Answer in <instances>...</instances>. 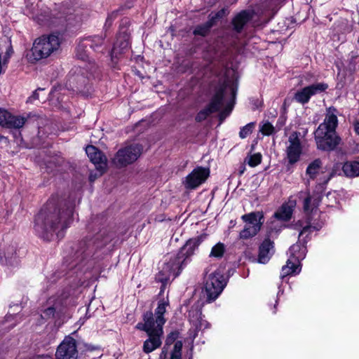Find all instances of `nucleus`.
<instances>
[{
    "label": "nucleus",
    "mask_w": 359,
    "mask_h": 359,
    "mask_svg": "<svg viewBox=\"0 0 359 359\" xmlns=\"http://www.w3.org/2000/svg\"><path fill=\"white\" fill-rule=\"evenodd\" d=\"M171 276L170 272L166 269L165 266H163L162 270L156 275V281L161 283L162 284L161 287V292H163L165 285Z\"/></svg>",
    "instance_id": "obj_32"
},
{
    "label": "nucleus",
    "mask_w": 359,
    "mask_h": 359,
    "mask_svg": "<svg viewBox=\"0 0 359 359\" xmlns=\"http://www.w3.org/2000/svg\"><path fill=\"white\" fill-rule=\"evenodd\" d=\"M300 135H301V133L298 131L292 132L288 138V141L290 142V146L302 147L301 140H300Z\"/></svg>",
    "instance_id": "obj_41"
},
{
    "label": "nucleus",
    "mask_w": 359,
    "mask_h": 359,
    "mask_svg": "<svg viewBox=\"0 0 359 359\" xmlns=\"http://www.w3.org/2000/svg\"><path fill=\"white\" fill-rule=\"evenodd\" d=\"M119 13V10H115L110 13L108 14V16L106 19L104 27L106 28H109L112 25L113 21L118 17Z\"/></svg>",
    "instance_id": "obj_46"
},
{
    "label": "nucleus",
    "mask_w": 359,
    "mask_h": 359,
    "mask_svg": "<svg viewBox=\"0 0 359 359\" xmlns=\"http://www.w3.org/2000/svg\"><path fill=\"white\" fill-rule=\"evenodd\" d=\"M115 237L116 233L114 231L104 227L93 238L81 241L77 245L72 268L81 271L90 258L98 259L99 256H95L97 250L105 247Z\"/></svg>",
    "instance_id": "obj_2"
},
{
    "label": "nucleus",
    "mask_w": 359,
    "mask_h": 359,
    "mask_svg": "<svg viewBox=\"0 0 359 359\" xmlns=\"http://www.w3.org/2000/svg\"><path fill=\"white\" fill-rule=\"evenodd\" d=\"M357 58V56H352L350 60V63H354L355 60Z\"/></svg>",
    "instance_id": "obj_53"
},
{
    "label": "nucleus",
    "mask_w": 359,
    "mask_h": 359,
    "mask_svg": "<svg viewBox=\"0 0 359 359\" xmlns=\"http://www.w3.org/2000/svg\"><path fill=\"white\" fill-rule=\"evenodd\" d=\"M68 295L64 293L56 299L50 298L48 300L49 306L43 311L41 318L44 320H48L55 318V316L62 314L64 309L67 306L66 299Z\"/></svg>",
    "instance_id": "obj_13"
},
{
    "label": "nucleus",
    "mask_w": 359,
    "mask_h": 359,
    "mask_svg": "<svg viewBox=\"0 0 359 359\" xmlns=\"http://www.w3.org/2000/svg\"><path fill=\"white\" fill-rule=\"evenodd\" d=\"M57 18L59 20V23L61 24L62 25H64L65 22H67V20H69L71 18V16L70 15L65 16V17L58 16V17H57Z\"/></svg>",
    "instance_id": "obj_50"
},
{
    "label": "nucleus",
    "mask_w": 359,
    "mask_h": 359,
    "mask_svg": "<svg viewBox=\"0 0 359 359\" xmlns=\"http://www.w3.org/2000/svg\"><path fill=\"white\" fill-rule=\"evenodd\" d=\"M241 218L246 223L244 229L239 233L240 239L243 240H246L256 236L264 223L262 212H252L243 215Z\"/></svg>",
    "instance_id": "obj_9"
},
{
    "label": "nucleus",
    "mask_w": 359,
    "mask_h": 359,
    "mask_svg": "<svg viewBox=\"0 0 359 359\" xmlns=\"http://www.w3.org/2000/svg\"><path fill=\"white\" fill-rule=\"evenodd\" d=\"M321 201V197L317 196L313 198L309 195L304 200L303 208L306 213V224L303 226L302 231L299 234L300 237L303 233L306 232L308 230L313 229L316 231H319L323 226V222H316V220L313 219V215H315L318 211V208Z\"/></svg>",
    "instance_id": "obj_7"
},
{
    "label": "nucleus",
    "mask_w": 359,
    "mask_h": 359,
    "mask_svg": "<svg viewBox=\"0 0 359 359\" xmlns=\"http://www.w3.org/2000/svg\"><path fill=\"white\" fill-rule=\"evenodd\" d=\"M86 152L90 161L95 165L96 170L101 176L107 170V158L105 155L97 147L88 145L86 148Z\"/></svg>",
    "instance_id": "obj_16"
},
{
    "label": "nucleus",
    "mask_w": 359,
    "mask_h": 359,
    "mask_svg": "<svg viewBox=\"0 0 359 359\" xmlns=\"http://www.w3.org/2000/svg\"><path fill=\"white\" fill-rule=\"evenodd\" d=\"M229 13V11L228 8H223L215 13H211L208 15V21L210 22L211 25L214 27L219 20L228 15Z\"/></svg>",
    "instance_id": "obj_35"
},
{
    "label": "nucleus",
    "mask_w": 359,
    "mask_h": 359,
    "mask_svg": "<svg viewBox=\"0 0 359 359\" xmlns=\"http://www.w3.org/2000/svg\"><path fill=\"white\" fill-rule=\"evenodd\" d=\"M225 251L226 248L224 244L219 242L212 247L209 256L210 257L220 259L224 256Z\"/></svg>",
    "instance_id": "obj_38"
},
{
    "label": "nucleus",
    "mask_w": 359,
    "mask_h": 359,
    "mask_svg": "<svg viewBox=\"0 0 359 359\" xmlns=\"http://www.w3.org/2000/svg\"><path fill=\"white\" fill-rule=\"evenodd\" d=\"M210 175V169L198 166L189 174L183 182L184 187L187 189H194L205 182Z\"/></svg>",
    "instance_id": "obj_14"
},
{
    "label": "nucleus",
    "mask_w": 359,
    "mask_h": 359,
    "mask_svg": "<svg viewBox=\"0 0 359 359\" xmlns=\"http://www.w3.org/2000/svg\"><path fill=\"white\" fill-rule=\"evenodd\" d=\"M231 91L233 99H235L236 89H235L233 87H231Z\"/></svg>",
    "instance_id": "obj_52"
},
{
    "label": "nucleus",
    "mask_w": 359,
    "mask_h": 359,
    "mask_svg": "<svg viewBox=\"0 0 359 359\" xmlns=\"http://www.w3.org/2000/svg\"><path fill=\"white\" fill-rule=\"evenodd\" d=\"M255 12L252 10H243L238 13L231 20L232 30L236 34H241L248 23L254 17Z\"/></svg>",
    "instance_id": "obj_18"
},
{
    "label": "nucleus",
    "mask_w": 359,
    "mask_h": 359,
    "mask_svg": "<svg viewBox=\"0 0 359 359\" xmlns=\"http://www.w3.org/2000/svg\"><path fill=\"white\" fill-rule=\"evenodd\" d=\"M311 97L326 91L328 88V84L325 83H316L307 86Z\"/></svg>",
    "instance_id": "obj_36"
},
{
    "label": "nucleus",
    "mask_w": 359,
    "mask_h": 359,
    "mask_svg": "<svg viewBox=\"0 0 359 359\" xmlns=\"http://www.w3.org/2000/svg\"><path fill=\"white\" fill-rule=\"evenodd\" d=\"M104 37L102 36H89L81 41L80 47H89L95 52H102Z\"/></svg>",
    "instance_id": "obj_23"
},
{
    "label": "nucleus",
    "mask_w": 359,
    "mask_h": 359,
    "mask_svg": "<svg viewBox=\"0 0 359 359\" xmlns=\"http://www.w3.org/2000/svg\"><path fill=\"white\" fill-rule=\"evenodd\" d=\"M18 246L15 241L4 242L0 245V264L13 266L18 264Z\"/></svg>",
    "instance_id": "obj_12"
},
{
    "label": "nucleus",
    "mask_w": 359,
    "mask_h": 359,
    "mask_svg": "<svg viewBox=\"0 0 359 359\" xmlns=\"http://www.w3.org/2000/svg\"><path fill=\"white\" fill-rule=\"evenodd\" d=\"M90 181H93L94 180V177H93L92 175H90Z\"/></svg>",
    "instance_id": "obj_57"
},
{
    "label": "nucleus",
    "mask_w": 359,
    "mask_h": 359,
    "mask_svg": "<svg viewBox=\"0 0 359 359\" xmlns=\"http://www.w3.org/2000/svg\"><path fill=\"white\" fill-rule=\"evenodd\" d=\"M310 98L311 95L307 86L299 90H297L294 95V99L297 102L301 103L302 104L308 103Z\"/></svg>",
    "instance_id": "obj_33"
},
{
    "label": "nucleus",
    "mask_w": 359,
    "mask_h": 359,
    "mask_svg": "<svg viewBox=\"0 0 359 359\" xmlns=\"http://www.w3.org/2000/svg\"><path fill=\"white\" fill-rule=\"evenodd\" d=\"M255 128V123L251 122L241 128L239 136L241 138H245L248 135L252 133Z\"/></svg>",
    "instance_id": "obj_44"
},
{
    "label": "nucleus",
    "mask_w": 359,
    "mask_h": 359,
    "mask_svg": "<svg viewBox=\"0 0 359 359\" xmlns=\"http://www.w3.org/2000/svg\"><path fill=\"white\" fill-rule=\"evenodd\" d=\"M26 121L24 117L14 116L7 110L0 108V126L2 127L19 129L24 126Z\"/></svg>",
    "instance_id": "obj_17"
},
{
    "label": "nucleus",
    "mask_w": 359,
    "mask_h": 359,
    "mask_svg": "<svg viewBox=\"0 0 359 359\" xmlns=\"http://www.w3.org/2000/svg\"><path fill=\"white\" fill-rule=\"evenodd\" d=\"M142 146L139 144H131L119 149L113 158V163L117 168L126 167L135 162L141 155Z\"/></svg>",
    "instance_id": "obj_10"
},
{
    "label": "nucleus",
    "mask_w": 359,
    "mask_h": 359,
    "mask_svg": "<svg viewBox=\"0 0 359 359\" xmlns=\"http://www.w3.org/2000/svg\"><path fill=\"white\" fill-rule=\"evenodd\" d=\"M183 344L182 341H177L174 344L172 351L170 353L169 359H182V350ZM169 348L167 346H163L159 355L158 359H167Z\"/></svg>",
    "instance_id": "obj_25"
},
{
    "label": "nucleus",
    "mask_w": 359,
    "mask_h": 359,
    "mask_svg": "<svg viewBox=\"0 0 359 359\" xmlns=\"http://www.w3.org/2000/svg\"><path fill=\"white\" fill-rule=\"evenodd\" d=\"M206 236V234H202L189 239L183 247L181 248L179 253L183 255V257H186L187 260L194 255L195 250L198 248L199 245L205 239Z\"/></svg>",
    "instance_id": "obj_22"
},
{
    "label": "nucleus",
    "mask_w": 359,
    "mask_h": 359,
    "mask_svg": "<svg viewBox=\"0 0 359 359\" xmlns=\"http://www.w3.org/2000/svg\"><path fill=\"white\" fill-rule=\"evenodd\" d=\"M229 87L228 79H219L218 80L217 85L214 87L210 102L197 113L195 117L196 122L201 123L212 114L220 111L224 105V95Z\"/></svg>",
    "instance_id": "obj_5"
},
{
    "label": "nucleus",
    "mask_w": 359,
    "mask_h": 359,
    "mask_svg": "<svg viewBox=\"0 0 359 359\" xmlns=\"http://www.w3.org/2000/svg\"><path fill=\"white\" fill-rule=\"evenodd\" d=\"M143 321L146 323L147 327L150 330H155L156 323L155 322L156 316L151 311H148L143 314Z\"/></svg>",
    "instance_id": "obj_37"
},
{
    "label": "nucleus",
    "mask_w": 359,
    "mask_h": 359,
    "mask_svg": "<svg viewBox=\"0 0 359 359\" xmlns=\"http://www.w3.org/2000/svg\"><path fill=\"white\" fill-rule=\"evenodd\" d=\"M292 207L287 203H283L274 213V217L281 221H289L292 215Z\"/></svg>",
    "instance_id": "obj_29"
},
{
    "label": "nucleus",
    "mask_w": 359,
    "mask_h": 359,
    "mask_svg": "<svg viewBox=\"0 0 359 359\" xmlns=\"http://www.w3.org/2000/svg\"><path fill=\"white\" fill-rule=\"evenodd\" d=\"M275 130L274 127L273 125L269 123L266 122L265 123L261 128L260 131L262 133V134L266 135H270L273 133Z\"/></svg>",
    "instance_id": "obj_47"
},
{
    "label": "nucleus",
    "mask_w": 359,
    "mask_h": 359,
    "mask_svg": "<svg viewBox=\"0 0 359 359\" xmlns=\"http://www.w3.org/2000/svg\"><path fill=\"white\" fill-rule=\"evenodd\" d=\"M332 109L336 111L334 108L330 107L324 121L318 126L314 133L318 149L325 151L334 150L341 142V138L336 133L338 119L337 116L331 112Z\"/></svg>",
    "instance_id": "obj_3"
},
{
    "label": "nucleus",
    "mask_w": 359,
    "mask_h": 359,
    "mask_svg": "<svg viewBox=\"0 0 359 359\" xmlns=\"http://www.w3.org/2000/svg\"><path fill=\"white\" fill-rule=\"evenodd\" d=\"M262 159V154L260 153H257L248 156L245 159V161L247 162L250 167H255L261 163Z\"/></svg>",
    "instance_id": "obj_40"
},
{
    "label": "nucleus",
    "mask_w": 359,
    "mask_h": 359,
    "mask_svg": "<svg viewBox=\"0 0 359 359\" xmlns=\"http://www.w3.org/2000/svg\"><path fill=\"white\" fill-rule=\"evenodd\" d=\"M300 249V245H293L290 248V252L291 255L299 262L300 255H295V252ZM301 268L299 264L294 263L290 259H288L287 264L282 267V273L280 274V278L284 279L285 277L289 275L297 274L300 272Z\"/></svg>",
    "instance_id": "obj_19"
},
{
    "label": "nucleus",
    "mask_w": 359,
    "mask_h": 359,
    "mask_svg": "<svg viewBox=\"0 0 359 359\" xmlns=\"http://www.w3.org/2000/svg\"><path fill=\"white\" fill-rule=\"evenodd\" d=\"M354 129L355 133L359 135V122H357L354 125Z\"/></svg>",
    "instance_id": "obj_51"
},
{
    "label": "nucleus",
    "mask_w": 359,
    "mask_h": 359,
    "mask_svg": "<svg viewBox=\"0 0 359 359\" xmlns=\"http://www.w3.org/2000/svg\"><path fill=\"white\" fill-rule=\"evenodd\" d=\"M302 153V147H294L289 145L286 148L287 158L288 160L287 167L288 170L290 169V165H292L299 161Z\"/></svg>",
    "instance_id": "obj_26"
},
{
    "label": "nucleus",
    "mask_w": 359,
    "mask_h": 359,
    "mask_svg": "<svg viewBox=\"0 0 359 359\" xmlns=\"http://www.w3.org/2000/svg\"><path fill=\"white\" fill-rule=\"evenodd\" d=\"M273 248V242L269 238H265L259 248L258 261L259 263L265 264L269 259L270 250Z\"/></svg>",
    "instance_id": "obj_24"
},
{
    "label": "nucleus",
    "mask_w": 359,
    "mask_h": 359,
    "mask_svg": "<svg viewBox=\"0 0 359 359\" xmlns=\"http://www.w3.org/2000/svg\"><path fill=\"white\" fill-rule=\"evenodd\" d=\"M254 149V145H252L251 147V151H252Z\"/></svg>",
    "instance_id": "obj_58"
},
{
    "label": "nucleus",
    "mask_w": 359,
    "mask_h": 359,
    "mask_svg": "<svg viewBox=\"0 0 359 359\" xmlns=\"http://www.w3.org/2000/svg\"><path fill=\"white\" fill-rule=\"evenodd\" d=\"M90 77L81 67H75L68 74L65 86L69 90L88 96L91 89Z\"/></svg>",
    "instance_id": "obj_6"
},
{
    "label": "nucleus",
    "mask_w": 359,
    "mask_h": 359,
    "mask_svg": "<svg viewBox=\"0 0 359 359\" xmlns=\"http://www.w3.org/2000/svg\"><path fill=\"white\" fill-rule=\"evenodd\" d=\"M186 257H183V255L178 252L174 257L170 258L168 262L165 263L164 266L170 272L173 278H175L180 274L183 266L186 264Z\"/></svg>",
    "instance_id": "obj_21"
},
{
    "label": "nucleus",
    "mask_w": 359,
    "mask_h": 359,
    "mask_svg": "<svg viewBox=\"0 0 359 359\" xmlns=\"http://www.w3.org/2000/svg\"><path fill=\"white\" fill-rule=\"evenodd\" d=\"M163 334V328L156 327L153 332L149 333V338L144 341L142 350L145 353H149L156 348H159L161 344V337Z\"/></svg>",
    "instance_id": "obj_20"
},
{
    "label": "nucleus",
    "mask_w": 359,
    "mask_h": 359,
    "mask_svg": "<svg viewBox=\"0 0 359 359\" xmlns=\"http://www.w3.org/2000/svg\"><path fill=\"white\" fill-rule=\"evenodd\" d=\"M135 328L137 330L145 332L147 334V335L149 334V333L150 334L154 332V330H150L149 327H147L145 322L138 323L136 325Z\"/></svg>",
    "instance_id": "obj_48"
},
{
    "label": "nucleus",
    "mask_w": 359,
    "mask_h": 359,
    "mask_svg": "<svg viewBox=\"0 0 359 359\" xmlns=\"http://www.w3.org/2000/svg\"><path fill=\"white\" fill-rule=\"evenodd\" d=\"M168 305V302H165L163 299H161L158 303V306L155 310L154 315L156 316L155 322L156 323V327H161L163 328V325L165 323V319L164 318V313L166 311V306Z\"/></svg>",
    "instance_id": "obj_28"
},
{
    "label": "nucleus",
    "mask_w": 359,
    "mask_h": 359,
    "mask_svg": "<svg viewBox=\"0 0 359 359\" xmlns=\"http://www.w3.org/2000/svg\"><path fill=\"white\" fill-rule=\"evenodd\" d=\"M42 90L41 88H38L36 90H34L32 93V95L28 98L27 102H32L33 100H39V93L38 90Z\"/></svg>",
    "instance_id": "obj_49"
},
{
    "label": "nucleus",
    "mask_w": 359,
    "mask_h": 359,
    "mask_svg": "<svg viewBox=\"0 0 359 359\" xmlns=\"http://www.w3.org/2000/svg\"><path fill=\"white\" fill-rule=\"evenodd\" d=\"M233 109V106H231L229 104L227 107H226L223 110L219 111L218 114V119H219V125L222 124V122L226 119L227 116H229Z\"/></svg>",
    "instance_id": "obj_45"
},
{
    "label": "nucleus",
    "mask_w": 359,
    "mask_h": 359,
    "mask_svg": "<svg viewBox=\"0 0 359 359\" xmlns=\"http://www.w3.org/2000/svg\"><path fill=\"white\" fill-rule=\"evenodd\" d=\"M322 164V161L320 158H316L313 161L309 164L306 168V175H308L311 179L314 180L316 177L319 170L321 168Z\"/></svg>",
    "instance_id": "obj_31"
},
{
    "label": "nucleus",
    "mask_w": 359,
    "mask_h": 359,
    "mask_svg": "<svg viewBox=\"0 0 359 359\" xmlns=\"http://www.w3.org/2000/svg\"><path fill=\"white\" fill-rule=\"evenodd\" d=\"M77 358L78 351L76 347V341L71 337H66L57 348L55 359Z\"/></svg>",
    "instance_id": "obj_15"
},
{
    "label": "nucleus",
    "mask_w": 359,
    "mask_h": 359,
    "mask_svg": "<svg viewBox=\"0 0 359 359\" xmlns=\"http://www.w3.org/2000/svg\"><path fill=\"white\" fill-rule=\"evenodd\" d=\"M129 23L130 21L127 18L123 19L121 21V31L116 37V40L110 53L112 61H114V58H118L119 55L123 54L128 48L130 33L128 32V29L123 27V26L126 27Z\"/></svg>",
    "instance_id": "obj_11"
},
{
    "label": "nucleus",
    "mask_w": 359,
    "mask_h": 359,
    "mask_svg": "<svg viewBox=\"0 0 359 359\" xmlns=\"http://www.w3.org/2000/svg\"><path fill=\"white\" fill-rule=\"evenodd\" d=\"M244 170H245V167L243 166V168L241 169V170L239 171V174L242 175L243 173Z\"/></svg>",
    "instance_id": "obj_55"
},
{
    "label": "nucleus",
    "mask_w": 359,
    "mask_h": 359,
    "mask_svg": "<svg viewBox=\"0 0 359 359\" xmlns=\"http://www.w3.org/2000/svg\"><path fill=\"white\" fill-rule=\"evenodd\" d=\"M60 46V40L58 35L55 34L43 35L35 39L27 57L30 62L34 63L49 57L59 48Z\"/></svg>",
    "instance_id": "obj_4"
},
{
    "label": "nucleus",
    "mask_w": 359,
    "mask_h": 359,
    "mask_svg": "<svg viewBox=\"0 0 359 359\" xmlns=\"http://www.w3.org/2000/svg\"><path fill=\"white\" fill-rule=\"evenodd\" d=\"M90 181H93L94 180V177H93L92 175H90Z\"/></svg>",
    "instance_id": "obj_56"
},
{
    "label": "nucleus",
    "mask_w": 359,
    "mask_h": 359,
    "mask_svg": "<svg viewBox=\"0 0 359 359\" xmlns=\"http://www.w3.org/2000/svg\"><path fill=\"white\" fill-rule=\"evenodd\" d=\"M341 163H336L334 165L331 172L329 174L328 177L322 182L323 185H325L327 184V182L330 180L332 177L334 176L339 175H340V171L341 170Z\"/></svg>",
    "instance_id": "obj_43"
},
{
    "label": "nucleus",
    "mask_w": 359,
    "mask_h": 359,
    "mask_svg": "<svg viewBox=\"0 0 359 359\" xmlns=\"http://www.w3.org/2000/svg\"><path fill=\"white\" fill-rule=\"evenodd\" d=\"M226 285V280L219 271L210 273L205 280L204 290L206 294L205 302H214L222 293Z\"/></svg>",
    "instance_id": "obj_8"
},
{
    "label": "nucleus",
    "mask_w": 359,
    "mask_h": 359,
    "mask_svg": "<svg viewBox=\"0 0 359 359\" xmlns=\"http://www.w3.org/2000/svg\"><path fill=\"white\" fill-rule=\"evenodd\" d=\"M344 175L347 177L359 176V161H346L341 167Z\"/></svg>",
    "instance_id": "obj_27"
},
{
    "label": "nucleus",
    "mask_w": 359,
    "mask_h": 359,
    "mask_svg": "<svg viewBox=\"0 0 359 359\" xmlns=\"http://www.w3.org/2000/svg\"><path fill=\"white\" fill-rule=\"evenodd\" d=\"M73 212L74 204L69 196H52L34 217V231L45 241H50L55 233L62 238L72 222Z\"/></svg>",
    "instance_id": "obj_1"
},
{
    "label": "nucleus",
    "mask_w": 359,
    "mask_h": 359,
    "mask_svg": "<svg viewBox=\"0 0 359 359\" xmlns=\"http://www.w3.org/2000/svg\"><path fill=\"white\" fill-rule=\"evenodd\" d=\"M180 336V332L178 330H175L171 332L166 337L165 344L163 346H167V348H170V346L173 343L175 344L176 340L178 339Z\"/></svg>",
    "instance_id": "obj_42"
},
{
    "label": "nucleus",
    "mask_w": 359,
    "mask_h": 359,
    "mask_svg": "<svg viewBox=\"0 0 359 359\" xmlns=\"http://www.w3.org/2000/svg\"><path fill=\"white\" fill-rule=\"evenodd\" d=\"M81 41L79 43L76 48V57L83 61H86L88 59L89 47H80Z\"/></svg>",
    "instance_id": "obj_39"
},
{
    "label": "nucleus",
    "mask_w": 359,
    "mask_h": 359,
    "mask_svg": "<svg viewBox=\"0 0 359 359\" xmlns=\"http://www.w3.org/2000/svg\"><path fill=\"white\" fill-rule=\"evenodd\" d=\"M358 43H359V37H358Z\"/></svg>",
    "instance_id": "obj_59"
},
{
    "label": "nucleus",
    "mask_w": 359,
    "mask_h": 359,
    "mask_svg": "<svg viewBox=\"0 0 359 359\" xmlns=\"http://www.w3.org/2000/svg\"><path fill=\"white\" fill-rule=\"evenodd\" d=\"M81 68L85 69V74L88 75L90 79L99 76L100 73L98 65L93 60H88Z\"/></svg>",
    "instance_id": "obj_30"
},
{
    "label": "nucleus",
    "mask_w": 359,
    "mask_h": 359,
    "mask_svg": "<svg viewBox=\"0 0 359 359\" xmlns=\"http://www.w3.org/2000/svg\"><path fill=\"white\" fill-rule=\"evenodd\" d=\"M213 26L211 25V22L208 20L203 24L197 25L194 31L193 34L195 36H206L210 32V29Z\"/></svg>",
    "instance_id": "obj_34"
},
{
    "label": "nucleus",
    "mask_w": 359,
    "mask_h": 359,
    "mask_svg": "<svg viewBox=\"0 0 359 359\" xmlns=\"http://www.w3.org/2000/svg\"><path fill=\"white\" fill-rule=\"evenodd\" d=\"M303 221L299 220L297 223V225H299V226H303Z\"/></svg>",
    "instance_id": "obj_54"
}]
</instances>
